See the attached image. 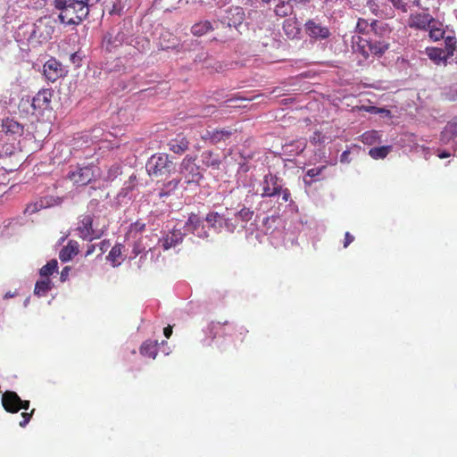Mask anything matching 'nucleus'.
Segmentation results:
<instances>
[{
  "label": "nucleus",
  "mask_w": 457,
  "mask_h": 457,
  "mask_svg": "<svg viewBox=\"0 0 457 457\" xmlns=\"http://www.w3.org/2000/svg\"><path fill=\"white\" fill-rule=\"evenodd\" d=\"M132 41L129 29L124 26L118 29H112L105 33L102 40V47L108 53H114L123 44L130 45Z\"/></svg>",
  "instance_id": "nucleus-5"
},
{
  "label": "nucleus",
  "mask_w": 457,
  "mask_h": 457,
  "mask_svg": "<svg viewBox=\"0 0 457 457\" xmlns=\"http://www.w3.org/2000/svg\"><path fill=\"white\" fill-rule=\"evenodd\" d=\"M121 173L120 166L113 164L109 167L106 175L104 177L105 181H113Z\"/></svg>",
  "instance_id": "nucleus-40"
},
{
  "label": "nucleus",
  "mask_w": 457,
  "mask_h": 457,
  "mask_svg": "<svg viewBox=\"0 0 457 457\" xmlns=\"http://www.w3.org/2000/svg\"><path fill=\"white\" fill-rule=\"evenodd\" d=\"M304 31L314 40L327 39L330 36L329 29L316 19H309L304 23Z\"/></svg>",
  "instance_id": "nucleus-11"
},
{
  "label": "nucleus",
  "mask_w": 457,
  "mask_h": 457,
  "mask_svg": "<svg viewBox=\"0 0 457 457\" xmlns=\"http://www.w3.org/2000/svg\"><path fill=\"white\" fill-rule=\"evenodd\" d=\"M456 38L454 37H446L445 38V50L446 55L450 58L454 54L455 49H456Z\"/></svg>",
  "instance_id": "nucleus-38"
},
{
  "label": "nucleus",
  "mask_w": 457,
  "mask_h": 457,
  "mask_svg": "<svg viewBox=\"0 0 457 457\" xmlns=\"http://www.w3.org/2000/svg\"><path fill=\"white\" fill-rule=\"evenodd\" d=\"M391 149H392L391 145L373 147V148L370 149L369 154L371 158H373L375 160L384 159L390 153Z\"/></svg>",
  "instance_id": "nucleus-32"
},
{
  "label": "nucleus",
  "mask_w": 457,
  "mask_h": 457,
  "mask_svg": "<svg viewBox=\"0 0 457 457\" xmlns=\"http://www.w3.org/2000/svg\"><path fill=\"white\" fill-rule=\"evenodd\" d=\"M79 253V244L75 240H70L59 253V258L62 262H66Z\"/></svg>",
  "instance_id": "nucleus-21"
},
{
  "label": "nucleus",
  "mask_w": 457,
  "mask_h": 457,
  "mask_svg": "<svg viewBox=\"0 0 457 457\" xmlns=\"http://www.w3.org/2000/svg\"><path fill=\"white\" fill-rule=\"evenodd\" d=\"M122 10L120 0H116L112 4L111 9L109 10L110 14H120Z\"/></svg>",
  "instance_id": "nucleus-48"
},
{
  "label": "nucleus",
  "mask_w": 457,
  "mask_h": 457,
  "mask_svg": "<svg viewBox=\"0 0 457 457\" xmlns=\"http://www.w3.org/2000/svg\"><path fill=\"white\" fill-rule=\"evenodd\" d=\"M179 172L187 184H198L203 179L200 167L195 163V157L189 154L182 160Z\"/></svg>",
  "instance_id": "nucleus-8"
},
{
  "label": "nucleus",
  "mask_w": 457,
  "mask_h": 457,
  "mask_svg": "<svg viewBox=\"0 0 457 457\" xmlns=\"http://www.w3.org/2000/svg\"><path fill=\"white\" fill-rule=\"evenodd\" d=\"M188 146L189 141L183 135H178L168 143L169 150L177 154H182L185 153L188 149Z\"/></svg>",
  "instance_id": "nucleus-20"
},
{
  "label": "nucleus",
  "mask_w": 457,
  "mask_h": 457,
  "mask_svg": "<svg viewBox=\"0 0 457 457\" xmlns=\"http://www.w3.org/2000/svg\"><path fill=\"white\" fill-rule=\"evenodd\" d=\"M49 205V201L46 198H40L33 203L29 204L24 210V213L26 215H32L40 210L48 207Z\"/></svg>",
  "instance_id": "nucleus-27"
},
{
  "label": "nucleus",
  "mask_w": 457,
  "mask_h": 457,
  "mask_svg": "<svg viewBox=\"0 0 457 457\" xmlns=\"http://www.w3.org/2000/svg\"><path fill=\"white\" fill-rule=\"evenodd\" d=\"M353 48L365 58L370 55H382L387 49L388 44L381 40H372L361 36H353L352 39Z\"/></svg>",
  "instance_id": "nucleus-4"
},
{
  "label": "nucleus",
  "mask_w": 457,
  "mask_h": 457,
  "mask_svg": "<svg viewBox=\"0 0 457 457\" xmlns=\"http://www.w3.org/2000/svg\"><path fill=\"white\" fill-rule=\"evenodd\" d=\"M68 270H69V269H68L67 267L63 269V270L62 271V274H61V278H63V277H64L65 275H67Z\"/></svg>",
  "instance_id": "nucleus-62"
},
{
  "label": "nucleus",
  "mask_w": 457,
  "mask_h": 457,
  "mask_svg": "<svg viewBox=\"0 0 457 457\" xmlns=\"http://www.w3.org/2000/svg\"><path fill=\"white\" fill-rule=\"evenodd\" d=\"M378 21H372L370 23L364 19H359L356 25V30L362 35L368 34L370 30H374Z\"/></svg>",
  "instance_id": "nucleus-33"
},
{
  "label": "nucleus",
  "mask_w": 457,
  "mask_h": 457,
  "mask_svg": "<svg viewBox=\"0 0 457 457\" xmlns=\"http://www.w3.org/2000/svg\"><path fill=\"white\" fill-rule=\"evenodd\" d=\"M145 224L137 220L130 225L129 234L131 235L132 233H140L145 230Z\"/></svg>",
  "instance_id": "nucleus-43"
},
{
  "label": "nucleus",
  "mask_w": 457,
  "mask_h": 457,
  "mask_svg": "<svg viewBox=\"0 0 457 457\" xmlns=\"http://www.w3.org/2000/svg\"><path fill=\"white\" fill-rule=\"evenodd\" d=\"M407 25L410 29L428 32V37L433 41L444 38L445 33L443 23L433 17L428 9L426 12L411 13Z\"/></svg>",
  "instance_id": "nucleus-2"
},
{
  "label": "nucleus",
  "mask_w": 457,
  "mask_h": 457,
  "mask_svg": "<svg viewBox=\"0 0 457 457\" xmlns=\"http://www.w3.org/2000/svg\"><path fill=\"white\" fill-rule=\"evenodd\" d=\"M274 12L277 16L283 18L290 15L293 12V8L287 2H282L276 5Z\"/></svg>",
  "instance_id": "nucleus-37"
},
{
  "label": "nucleus",
  "mask_w": 457,
  "mask_h": 457,
  "mask_svg": "<svg viewBox=\"0 0 457 457\" xmlns=\"http://www.w3.org/2000/svg\"><path fill=\"white\" fill-rule=\"evenodd\" d=\"M350 154V152L349 151H344L341 154V157H340V162H348V156Z\"/></svg>",
  "instance_id": "nucleus-57"
},
{
  "label": "nucleus",
  "mask_w": 457,
  "mask_h": 457,
  "mask_svg": "<svg viewBox=\"0 0 457 457\" xmlns=\"http://www.w3.org/2000/svg\"><path fill=\"white\" fill-rule=\"evenodd\" d=\"M450 155H451V154H450V153L445 152V151H443V152H441V153H439V154H437V156H438L440 159L448 158Z\"/></svg>",
  "instance_id": "nucleus-58"
},
{
  "label": "nucleus",
  "mask_w": 457,
  "mask_h": 457,
  "mask_svg": "<svg viewBox=\"0 0 457 457\" xmlns=\"http://www.w3.org/2000/svg\"><path fill=\"white\" fill-rule=\"evenodd\" d=\"M394 8L403 13L408 12L412 7H421L420 0H389Z\"/></svg>",
  "instance_id": "nucleus-24"
},
{
  "label": "nucleus",
  "mask_w": 457,
  "mask_h": 457,
  "mask_svg": "<svg viewBox=\"0 0 457 457\" xmlns=\"http://www.w3.org/2000/svg\"><path fill=\"white\" fill-rule=\"evenodd\" d=\"M457 137V118L449 121L441 132V141L447 144L450 140Z\"/></svg>",
  "instance_id": "nucleus-26"
},
{
  "label": "nucleus",
  "mask_w": 457,
  "mask_h": 457,
  "mask_svg": "<svg viewBox=\"0 0 457 457\" xmlns=\"http://www.w3.org/2000/svg\"><path fill=\"white\" fill-rule=\"evenodd\" d=\"M108 246H109L108 241H106V240L102 241L99 245L100 254L104 253L106 251Z\"/></svg>",
  "instance_id": "nucleus-53"
},
{
  "label": "nucleus",
  "mask_w": 457,
  "mask_h": 457,
  "mask_svg": "<svg viewBox=\"0 0 457 457\" xmlns=\"http://www.w3.org/2000/svg\"><path fill=\"white\" fill-rule=\"evenodd\" d=\"M71 61H72V62H74V63L79 60V56L77 55V54H76V53H74V54H72L71 55Z\"/></svg>",
  "instance_id": "nucleus-61"
},
{
  "label": "nucleus",
  "mask_w": 457,
  "mask_h": 457,
  "mask_svg": "<svg viewBox=\"0 0 457 457\" xmlns=\"http://www.w3.org/2000/svg\"><path fill=\"white\" fill-rule=\"evenodd\" d=\"M43 74L48 81L55 82L64 75V70L60 62L51 58L44 64Z\"/></svg>",
  "instance_id": "nucleus-15"
},
{
  "label": "nucleus",
  "mask_w": 457,
  "mask_h": 457,
  "mask_svg": "<svg viewBox=\"0 0 457 457\" xmlns=\"http://www.w3.org/2000/svg\"><path fill=\"white\" fill-rule=\"evenodd\" d=\"M353 240H354V237L353 235H351L349 232H345L344 247L346 248L352 242H353Z\"/></svg>",
  "instance_id": "nucleus-52"
},
{
  "label": "nucleus",
  "mask_w": 457,
  "mask_h": 457,
  "mask_svg": "<svg viewBox=\"0 0 457 457\" xmlns=\"http://www.w3.org/2000/svg\"><path fill=\"white\" fill-rule=\"evenodd\" d=\"M184 228L186 231L198 237L207 238L209 237V233L204 226L203 220L195 213L189 215Z\"/></svg>",
  "instance_id": "nucleus-14"
},
{
  "label": "nucleus",
  "mask_w": 457,
  "mask_h": 457,
  "mask_svg": "<svg viewBox=\"0 0 457 457\" xmlns=\"http://www.w3.org/2000/svg\"><path fill=\"white\" fill-rule=\"evenodd\" d=\"M369 4H370V8L372 10V12H373L376 15H378V13H377V12H375L376 8L378 7V5L376 4V3H375L374 1H372V0H370V1H369Z\"/></svg>",
  "instance_id": "nucleus-59"
},
{
  "label": "nucleus",
  "mask_w": 457,
  "mask_h": 457,
  "mask_svg": "<svg viewBox=\"0 0 457 457\" xmlns=\"http://www.w3.org/2000/svg\"><path fill=\"white\" fill-rule=\"evenodd\" d=\"M68 270H69V269H68L67 267L63 269V270L62 271V274H61V278H63V277H64L65 275H67Z\"/></svg>",
  "instance_id": "nucleus-63"
},
{
  "label": "nucleus",
  "mask_w": 457,
  "mask_h": 457,
  "mask_svg": "<svg viewBox=\"0 0 457 457\" xmlns=\"http://www.w3.org/2000/svg\"><path fill=\"white\" fill-rule=\"evenodd\" d=\"M96 250V245H88L86 251V256L91 255Z\"/></svg>",
  "instance_id": "nucleus-54"
},
{
  "label": "nucleus",
  "mask_w": 457,
  "mask_h": 457,
  "mask_svg": "<svg viewBox=\"0 0 457 457\" xmlns=\"http://www.w3.org/2000/svg\"><path fill=\"white\" fill-rule=\"evenodd\" d=\"M124 246L121 244H115L111 249L107 259L112 263L113 266H117L120 263V260L122 255V250Z\"/></svg>",
  "instance_id": "nucleus-30"
},
{
  "label": "nucleus",
  "mask_w": 457,
  "mask_h": 457,
  "mask_svg": "<svg viewBox=\"0 0 457 457\" xmlns=\"http://www.w3.org/2000/svg\"><path fill=\"white\" fill-rule=\"evenodd\" d=\"M426 53L429 59L434 61L436 64H439L442 62H445L449 58L444 49L437 47H428L426 49Z\"/></svg>",
  "instance_id": "nucleus-28"
},
{
  "label": "nucleus",
  "mask_w": 457,
  "mask_h": 457,
  "mask_svg": "<svg viewBox=\"0 0 457 457\" xmlns=\"http://www.w3.org/2000/svg\"><path fill=\"white\" fill-rule=\"evenodd\" d=\"M184 234L179 229H173L162 240V247L168 250L173 246H176L183 240Z\"/></svg>",
  "instance_id": "nucleus-22"
},
{
  "label": "nucleus",
  "mask_w": 457,
  "mask_h": 457,
  "mask_svg": "<svg viewBox=\"0 0 457 457\" xmlns=\"http://www.w3.org/2000/svg\"><path fill=\"white\" fill-rule=\"evenodd\" d=\"M282 185V179L277 175L270 172L266 174L262 182V197H273L275 195H278Z\"/></svg>",
  "instance_id": "nucleus-12"
},
{
  "label": "nucleus",
  "mask_w": 457,
  "mask_h": 457,
  "mask_svg": "<svg viewBox=\"0 0 457 457\" xmlns=\"http://www.w3.org/2000/svg\"><path fill=\"white\" fill-rule=\"evenodd\" d=\"M311 141L312 144H321L324 143V137L321 135V132L315 131L311 138Z\"/></svg>",
  "instance_id": "nucleus-51"
},
{
  "label": "nucleus",
  "mask_w": 457,
  "mask_h": 457,
  "mask_svg": "<svg viewBox=\"0 0 457 457\" xmlns=\"http://www.w3.org/2000/svg\"><path fill=\"white\" fill-rule=\"evenodd\" d=\"M174 163L167 154H155L146 163V170L151 176L169 175L174 170Z\"/></svg>",
  "instance_id": "nucleus-6"
},
{
  "label": "nucleus",
  "mask_w": 457,
  "mask_h": 457,
  "mask_svg": "<svg viewBox=\"0 0 457 457\" xmlns=\"http://www.w3.org/2000/svg\"><path fill=\"white\" fill-rule=\"evenodd\" d=\"M157 345L151 341L145 342L140 347V353L154 359L157 355Z\"/></svg>",
  "instance_id": "nucleus-31"
},
{
  "label": "nucleus",
  "mask_w": 457,
  "mask_h": 457,
  "mask_svg": "<svg viewBox=\"0 0 457 457\" xmlns=\"http://www.w3.org/2000/svg\"><path fill=\"white\" fill-rule=\"evenodd\" d=\"M34 411H35V409H32L30 412H22L21 413L22 420L19 423V425L21 428L26 427V425L30 421Z\"/></svg>",
  "instance_id": "nucleus-45"
},
{
  "label": "nucleus",
  "mask_w": 457,
  "mask_h": 457,
  "mask_svg": "<svg viewBox=\"0 0 457 457\" xmlns=\"http://www.w3.org/2000/svg\"><path fill=\"white\" fill-rule=\"evenodd\" d=\"M279 195H282V200L285 203L291 200V193L287 187H284V185L281 186V190L279 191Z\"/></svg>",
  "instance_id": "nucleus-50"
},
{
  "label": "nucleus",
  "mask_w": 457,
  "mask_h": 457,
  "mask_svg": "<svg viewBox=\"0 0 457 457\" xmlns=\"http://www.w3.org/2000/svg\"><path fill=\"white\" fill-rule=\"evenodd\" d=\"M143 238L140 237L138 238L135 243H134V245H133V249H132V254L133 256H131L132 258H136L137 255H139L140 253H142L143 252H145V246L143 244Z\"/></svg>",
  "instance_id": "nucleus-42"
},
{
  "label": "nucleus",
  "mask_w": 457,
  "mask_h": 457,
  "mask_svg": "<svg viewBox=\"0 0 457 457\" xmlns=\"http://www.w3.org/2000/svg\"><path fill=\"white\" fill-rule=\"evenodd\" d=\"M361 140L363 144L371 145L379 142L380 134L377 130L366 131L361 136Z\"/></svg>",
  "instance_id": "nucleus-34"
},
{
  "label": "nucleus",
  "mask_w": 457,
  "mask_h": 457,
  "mask_svg": "<svg viewBox=\"0 0 457 457\" xmlns=\"http://www.w3.org/2000/svg\"><path fill=\"white\" fill-rule=\"evenodd\" d=\"M54 91L49 88L39 90L31 99L29 97L21 98L19 104V110L27 114L37 117H43L46 112L52 111V98Z\"/></svg>",
  "instance_id": "nucleus-3"
},
{
  "label": "nucleus",
  "mask_w": 457,
  "mask_h": 457,
  "mask_svg": "<svg viewBox=\"0 0 457 457\" xmlns=\"http://www.w3.org/2000/svg\"><path fill=\"white\" fill-rule=\"evenodd\" d=\"M1 127H2L1 131L5 136H7L14 140L21 137L24 132L23 125L21 124L19 121H17L13 118L7 117V118L3 119Z\"/></svg>",
  "instance_id": "nucleus-16"
},
{
  "label": "nucleus",
  "mask_w": 457,
  "mask_h": 457,
  "mask_svg": "<svg viewBox=\"0 0 457 457\" xmlns=\"http://www.w3.org/2000/svg\"><path fill=\"white\" fill-rule=\"evenodd\" d=\"M21 397L14 391H5L2 395V405L10 413H17L21 410Z\"/></svg>",
  "instance_id": "nucleus-17"
},
{
  "label": "nucleus",
  "mask_w": 457,
  "mask_h": 457,
  "mask_svg": "<svg viewBox=\"0 0 457 457\" xmlns=\"http://www.w3.org/2000/svg\"><path fill=\"white\" fill-rule=\"evenodd\" d=\"M29 404H30L29 401H28V400H21V403L19 404V406H21V410L27 411L29 408Z\"/></svg>",
  "instance_id": "nucleus-55"
},
{
  "label": "nucleus",
  "mask_w": 457,
  "mask_h": 457,
  "mask_svg": "<svg viewBox=\"0 0 457 457\" xmlns=\"http://www.w3.org/2000/svg\"><path fill=\"white\" fill-rule=\"evenodd\" d=\"M283 30L289 37H295L299 34V29L296 27V22L292 20H286L284 21Z\"/></svg>",
  "instance_id": "nucleus-35"
},
{
  "label": "nucleus",
  "mask_w": 457,
  "mask_h": 457,
  "mask_svg": "<svg viewBox=\"0 0 457 457\" xmlns=\"http://www.w3.org/2000/svg\"><path fill=\"white\" fill-rule=\"evenodd\" d=\"M99 177V168L93 165L78 166L74 170L69 172V179L78 187L88 185Z\"/></svg>",
  "instance_id": "nucleus-7"
},
{
  "label": "nucleus",
  "mask_w": 457,
  "mask_h": 457,
  "mask_svg": "<svg viewBox=\"0 0 457 457\" xmlns=\"http://www.w3.org/2000/svg\"><path fill=\"white\" fill-rule=\"evenodd\" d=\"M52 288V281L49 278L37 281L34 294L37 296H44Z\"/></svg>",
  "instance_id": "nucleus-29"
},
{
  "label": "nucleus",
  "mask_w": 457,
  "mask_h": 457,
  "mask_svg": "<svg viewBox=\"0 0 457 457\" xmlns=\"http://www.w3.org/2000/svg\"><path fill=\"white\" fill-rule=\"evenodd\" d=\"M217 22L218 21H214V23H212L210 21H198L191 27V33L195 37L206 35L208 32L214 29V24Z\"/></svg>",
  "instance_id": "nucleus-23"
},
{
  "label": "nucleus",
  "mask_w": 457,
  "mask_h": 457,
  "mask_svg": "<svg viewBox=\"0 0 457 457\" xmlns=\"http://www.w3.org/2000/svg\"><path fill=\"white\" fill-rule=\"evenodd\" d=\"M93 221L94 219L91 214H84L79 217L77 231L79 232V237L83 240L91 242L103 236L104 231L102 229L93 228Z\"/></svg>",
  "instance_id": "nucleus-9"
},
{
  "label": "nucleus",
  "mask_w": 457,
  "mask_h": 457,
  "mask_svg": "<svg viewBox=\"0 0 457 457\" xmlns=\"http://www.w3.org/2000/svg\"><path fill=\"white\" fill-rule=\"evenodd\" d=\"M54 32V27L49 24V21L39 20L35 24L33 35L42 41H46L51 38Z\"/></svg>",
  "instance_id": "nucleus-18"
},
{
  "label": "nucleus",
  "mask_w": 457,
  "mask_h": 457,
  "mask_svg": "<svg viewBox=\"0 0 457 457\" xmlns=\"http://www.w3.org/2000/svg\"><path fill=\"white\" fill-rule=\"evenodd\" d=\"M226 326H228V322H225L223 325H221L220 322H212L209 326V329L211 331V333H212V331H215L214 335H213V337H216V334L220 331V330H223L224 329V327Z\"/></svg>",
  "instance_id": "nucleus-44"
},
{
  "label": "nucleus",
  "mask_w": 457,
  "mask_h": 457,
  "mask_svg": "<svg viewBox=\"0 0 457 457\" xmlns=\"http://www.w3.org/2000/svg\"><path fill=\"white\" fill-rule=\"evenodd\" d=\"M324 169H325V166L310 169L307 170L306 176H308L310 178L317 177L322 172V170Z\"/></svg>",
  "instance_id": "nucleus-49"
},
{
  "label": "nucleus",
  "mask_w": 457,
  "mask_h": 457,
  "mask_svg": "<svg viewBox=\"0 0 457 457\" xmlns=\"http://www.w3.org/2000/svg\"><path fill=\"white\" fill-rule=\"evenodd\" d=\"M310 0H287L289 5L294 8H302L305 6Z\"/></svg>",
  "instance_id": "nucleus-47"
},
{
  "label": "nucleus",
  "mask_w": 457,
  "mask_h": 457,
  "mask_svg": "<svg viewBox=\"0 0 457 457\" xmlns=\"http://www.w3.org/2000/svg\"><path fill=\"white\" fill-rule=\"evenodd\" d=\"M163 334L167 338H170L172 334V327L168 326V327L164 328Z\"/></svg>",
  "instance_id": "nucleus-56"
},
{
  "label": "nucleus",
  "mask_w": 457,
  "mask_h": 457,
  "mask_svg": "<svg viewBox=\"0 0 457 457\" xmlns=\"http://www.w3.org/2000/svg\"><path fill=\"white\" fill-rule=\"evenodd\" d=\"M98 0H54V6L60 11L59 20L65 25H79L88 15L89 8Z\"/></svg>",
  "instance_id": "nucleus-1"
},
{
  "label": "nucleus",
  "mask_w": 457,
  "mask_h": 457,
  "mask_svg": "<svg viewBox=\"0 0 457 457\" xmlns=\"http://www.w3.org/2000/svg\"><path fill=\"white\" fill-rule=\"evenodd\" d=\"M201 162L205 168L219 170L221 164L220 154L212 150H205L201 154Z\"/></svg>",
  "instance_id": "nucleus-19"
},
{
  "label": "nucleus",
  "mask_w": 457,
  "mask_h": 457,
  "mask_svg": "<svg viewBox=\"0 0 457 457\" xmlns=\"http://www.w3.org/2000/svg\"><path fill=\"white\" fill-rule=\"evenodd\" d=\"M58 262L55 259H53L46 265H44L39 271L40 276L48 278L50 275H52L57 269Z\"/></svg>",
  "instance_id": "nucleus-36"
},
{
  "label": "nucleus",
  "mask_w": 457,
  "mask_h": 457,
  "mask_svg": "<svg viewBox=\"0 0 457 457\" xmlns=\"http://www.w3.org/2000/svg\"><path fill=\"white\" fill-rule=\"evenodd\" d=\"M237 129L223 128L209 130L207 129L203 135L202 139L209 141L211 144L216 145L220 142H225L231 137L232 135L237 133Z\"/></svg>",
  "instance_id": "nucleus-13"
},
{
  "label": "nucleus",
  "mask_w": 457,
  "mask_h": 457,
  "mask_svg": "<svg viewBox=\"0 0 457 457\" xmlns=\"http://www.w3.org/2000/svg\"><path fill=\"white\" fill-rule=\"evenodd\" d=\"M253 211L247 207H243L239 212L235 214L237 219H239L243 222H248L253 217Z\"/></svg>",
  "instance_id": "nucleus-39"
},
{
  "label": "nucleus",
  "mask_w": 457,
  "mask_h": 457,
  "mask_svg": "<svg viewBox=\"0 0 457 457\" xmlns=\"http://www.w3.org/2000/svg\"><path fill=\"white\" fill-rule=\"evenodd\" d=\"M14 149L15 147L12 145H8L6 147L3 145L0 149V154L3 153V154L0 155V158L12 155L14 152Z\"/></svg>",
  "instance_id": "nucleus-46"
},
{
  "label": "nucleus",
  "mask_w": 457,
  "mask_h": 457,
  "mask_svg": "<svg viewBox=\"0 0 457 457\" xmlns=\"http://www.w3.org/2000/svg\"><path fill=\"white\" fill-rule=\"evenodd\" d=\"M237 227V224L233 221V219L229 218V217H226L224 214H223V228L229 232V233H233L236 228Z\"/></svg>",
  "instance_id": "nucleus-41"
},
{
  "label": "nucleus",
  "mask_w": 457,
  "mask_h": 457,
  "mask_svg": "<svg viewBox=\"0 0 457 457\" xmlns=\"http://www.w3.org/2000/svg\"><path fill=\"white\" fill-rule=\"evenodd\" d=\"M245 11L240 6H229L224 11V14L220 16L218 22L227 25L228 28H237L245 21Z\"/></svg>",
  "instance_id": "nucleus-10"
},
{
  "label": "nucleus",
  "mask_w": 457,
  "mask_h": 457,
  "mask_svg": "<svg viewBox=\"0 0 457 457\" xmlns=\"http://www.w3.org/2000/svg\"><path fill=\"white\" fill-rule=\"evenodd\" d=\"M263 4H270L271 0H261Z\"/></svg>",
  "instance_id": "nucleus-64"
},
{
  "label": "nucleus",
  "mask_w": 457,
  "mask_h": 457,
  "mask_svg": "<svg viewBox=\"0 0 457 457\" xmlns=\"http://www.w3.org/2000/svg\"><path fill=\"white\" fill-rule=\"evenodd\" d=\"M205 221L209 228H213L217 232H220L223 228V214L217 212H210L206 217Z\"/></svg>",
  "instance_id": "nucleus-25"
},
{
  "label": "nucleus",
  "mask_w": 457,
  "mask_h": 457,
  "mask_svg": "<svg viewBox=\"0 0 457 457\" xmlns=\"http://www.w3.org/2000/svg\"><path fill=\"white\" fill-rule=\"evenodd\" d=\"M16 295H17V292H16V291H15V292H11V291H9V292H7V293L4 295V299H9V298H12V297L15 296Z\"/></svg>",
  "instance_id": "nucleus-60"
}]
</instances>
